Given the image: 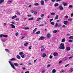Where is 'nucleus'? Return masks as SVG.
<instances>
[{"label":"nucleus","instance_id":"obj_1","mask_svg":"<svg viewBox=\"0 0 73 73\" xmlns=\"http://www.w3.org/2000/svg\"><path fill=\"white\" fill-rule=\"evenodd\" d=\"M64 44L61 43L60 44V46L59 47V49H62V50H64L65 49V47H64Z\"/></svg>","mask_w":73,"mask_h":73},{"label":"nucleus","instance_id":"obj_2","mask_svg":"<svg viewBox=\"0 0 73 73\" xmlns=\"http://www.w3.org/2000/svg\"><path fill=\"white\" fill-rule=\"evenodd\" d=\"M19 55H21V57L23 58H24V56H25V55H24V53L20 52H19Z\"/></svg>","mask_w":73,"mask_h":73},{"label":"nucleus","instance_id":"obj_3","mask_svg":"<svg viewBox=\"0 0 73 73\" xmlns=\"http://www.w3.org/2000/svg\"><path fill=\"white\" fill-rule=\"evenodd\" d=\"M9 63L10 64V65H11V67L13 68V69H15V66H14V65L12 64V63L10 61H9Z\"/></svg>","mask_w":73,"mask_h":73},{"label":"nucleus","instance_id":"obj_4","mask_svg":"<svg viewBox=\"0 0 73 73\" xmlns=\"http://www.w3.org/2000/svg\"><path fill=\"white\" fill-rule=\"evenodd\" d=\"M2 36H3L4 37H8L7 35H3V34H1L0 35V37H2Z\"/></svg>","mask_w":73,"mask_h":73},{"label":"nucleus","instance_id":"obj_5","mask_svg":"<svg viewBox=\"0 0 73 73\" xmlns=\"http://www.w3.org/2000/svg\"><path fill=\"white\" fill-rule=\"evenodd\" d=\"M68 21H64L63 22V23L65 25H67Z\"/></svg>","mask_w":73,"mask_h":73},{"label":"nucleus","instance_id":"obj_6","mask_svg":"<svg viewBox=\"0 0 73 73\" xmlns=\"http://www.w3.org/2000/svg\"><path fill=\"white\" fill-rule=\"evenodd\" d=\"M54 56H58V53L57 52H54L53 54Z\"/></svg>","mask_w":73,"mask_h":73},{"label":"nucleus","instance_id":"obj_7","mask_svg":"<svg viewBox=\"0 0 73 73\" xmlns=\"http://www.w3.org/2000/svg\"><path fill=\"white\" fill-rule=\"evenodd\" d=\"M47 38H50L51 37V35L49 34H47L46 35Z\"/></svg>","mask_w":73,"mask_h":73},{"label":"nucleus","instance_id":"obj_8","mask_svg":"<svg viewBox=\"0 0 73 73\" xmlns=\"http://www.w3.org/2000/svg\"><path fill=\"white\" fill-rule=\"evenodd\" d=\"M44 36H41L39 38V40H44Z\"/></svg>","mask_w":73,"mask_h":73},{"label":"nucleus","instance_id":"obj_9","mask_svg":"<svg viewBox=\"0 0 73 73\" xmlns=\"http://www.w3.org/2000/svg\"><path fill=\"white\" fill-rule=\"evenodd\" d=\"M40 3L42 5H44V1H40Z\"/></svg>","mask_w":73,"mask_h":73},{"label":"nucleus","instance_id":"obj_10","mask_svg":"<svg viewBox=\"0 0 73 73\" xmlns=\"http://www.w3.org/2000/svg\"><path fill=\"white\" fill-rule=\"evenodd\" d=\"M55 19V20H58V15H57L56 16Z\"/></svg>","mask_w":73,"mask_h":73},{"label":"nucleus","instance_id":"obj_11","mask_svg":"<svg viewBox=\"0 0 73 73\" xmlns=\"http://www.w3.org/2000/svg\"><path fill=\"white\" fill-rule=\"evenodd\" d=\"M46 56V54L45 53H43V56H42V57L44 58V57H45Z\"/></svg>","mask_w":73,"mask_h":73},{"label":"nucleus","instance_id":"obj_12","mask_svg":"<svg viewBox=\"0 0 73 73\" xmlns=\"http://www.w3.org/2000/svg\"><path fill=\"white\" fill-rule=\"evenodd\" d=\"M11 26L12 28H15V26L13 24H11Z\"/></svg>","mask_w":73,"mask_h":73},{"label":"nucleus","instance_id":"obj_13","mask_svg":"<svg viewBox=\"0 0 73 73\" xmlns=\"http://www.w3.org/2000/svg\"><path fill=\"white\" fill-rule=\"evenodd\" d=\"M66 49L67 51H69V50H70V48L69 47H68Z\"/></svg>","mask_w":73,"mask_h":73},{"label":"nucleus","instance_id":"obj_14","mask_svg":"<svg viewBox=\"0 0 73 73\" xmlns=\"http://www.w3.org/2000/svg\"><path fill=\"white\" fill-rule=\"evenodd\" d=\"M65 40H66L65 38H64L62 39V42H64L65 41Z\"/></svg>","mask_w":73,"mask_h":73},{"label":"nucleus","instance_id":"obj_15","mask_svg":"<svg viewBox=\"0 0 73 73\" xmlns=\"http://www.w3.org/2000/svg\"><path fill=\"white\" fill-rule=\"evenodd\" d=\"M58 5H59L58 3H56L54 5V7H57L58 6Z\"/></svg>","mask_w":73,"mask_h":73},{"label":"nucleus","instance_id":"obj_16","mask_svg":"<svg viewBox=\"0 0 73 73\" xmlns=\"http://www.w3.org/2000/svg\"><path fill=\"white\" fill-rule=\"evenodd\" d=\"M17 17V16L16 15H15L13 16L12 17V19H14L15 18H16V17Z\"/></svg>","mask_w":73,"mask_h":73},{"label":"nucleus","instance_id":"obj_17","mask_svg":"<svg viewBox=\"0 0 73 73\" xmlns=\"http://www.w3.org/2000/svg\"><path fill=\"white\" fill-rule=\"evenodd\" d=\"M4 1V0H1L0 1V4H2V3H3Z\"/></svg>","mask_w":73,"mask_h":73},{"label":"nucleus","instance_id":"obj_18","mask_svg":"<svg viewBox=\"0 0 73 73\" xmlns=\"http://www.w3.org/2000/svg\"><path fill=\"white\" fill-rule=\"evenodd\" d=\"M41 19V18H38L36 20L37 21H40Z\"/></svg>","mask_w":73,"mask_h":73},{"label":"nucleus","instance_id":"obj_19","mask_svg":"<svg viewBox=\"0 0 73 73\" xmlns=\"http://www.w3.org/2000/svg\"><path fill=\"white\" fill-rule=\"evenodd\" d=\"M56 69H54L53 70L52 72V73H56Z\"/></svg>","mask_w":73,"mask_h":73},{"label":"nucleus","instance_id":"obj_20","mask_svg":"<svg viewBox=\"0 0 73 73\" xmlns=\"http://www.w3.org/2000/svg\"><path fill=\"white\" fill-rule=\"evenodd\" d=\"M17 58L18 59H20L21 58L20 57V56H19V55H17Z\"/></svg>","mask_w":73,"mask_h":73},{"label":"nucleus","instance_id":"obj_21","mask_svg":"<svg viewBox=\"0 0 73 73\" xmlns=\"http://www.w3.org/2000/svg\"><path fill=\"white\" fill-rule=\"evenodd\" d=\"M62 4H63V5H64V6H66V5H68V3H63Z\"/></svg>","mask_w":73,"mask_h":73},{"label":"nucleus","instance_id":"obj_22","mask_svg":"<svg viewBox=\"0 0 73 73\" xmlns=\"http://www.w3.org/2000/svg\"><path fill=\"white\" fill-rule=\"evenodd\" d=\"M40 31H39L36 32V34L37 35V34H40Z\"/></svg>","mask_w":73,"mask_h":73},{"label":"nucleus","instance_id":"obj_23","mask_svg":"<svg viewBox=\"0 0 73 73\" xmlns=\"http://www.w3.org/2000/svg\"><path fill=\"white\" fill-rule=\"evenodd\" d=\"M57 32V30H55L54 31L53 33H56Z\"/></svg>","mask_w":73,"mask_h":73},{"label":"nucleus","instance_id":"obj_24","mask_svg":"<svg viewBox=\"0 0 73 73\" xmlns=\"http://www.w3.org/2000/svg\"><path fill=\"white\" fill-rule=\"evenodd\" d=\"M14 65H15V66H18V64L17 63H14Z\"/></svg>","mask_w":73,"mask_h":73},{"label":"nucleus","instance_id":"obj_25","mask_svg":"<svg viewBox=\"0 0 73 73\" xmlns=\"http://www.w3.org/2000/svg\"><path fill=\"white\" fill-rule=\"evenodd\" d=\"M50 15H55V13H50Z\"/></svg>","mask_w":73,"mask_h":73},{"label":"nucleus","instance_id":"obj_26","mask_svg":"<svg viewBox=\"0 0 73 73\" xmlns=\"http://www.w3.org/2000/svg\"><path fill=\"white\" fill-rule=\"evenodd\" d=\"M62 60H63V61H65V60H67L66 58L65 57Z\"/></svg>","mask_w":73,"mask_h":73},{"label":"nucleus","instance_id":"obj_27","mask_svg":"<svg viewBox=\"0 0 73 73\" xmlns=\"http://www.w3.org/2000/svg\"><path fill=\"white\" fill-rule=\"evenodd\" d=\"M28 44V42H26L25 43V44H24V45L25 46H27Z\"/></svg>","mask_w":73,"mask_h":73},{"label":"nucleus","instance_id":"obj_28","mask_svg":"<svg viewBox=\"0 0 73 73\" xmlns=\"http://www.w3.org/2000/svg\"><path fill=\"white\" fill-rule=\"evenodd\" d=\"M69 38H70L71 39H73V36H71L69 37Z\"/></svg>","mask_w":73,"mask_h":73},{"label":"nucleus","instance_id":"obj_29","mask_svg":"<svg viewBox=\"0 0 73 73\" xmlns=\"http://www.w3.org/2000/svg\"><path fill=\"white\" fill-rule=\"evenodd\" d=\"M58 25V23H57L55 25V27H57V26Z\"/></svg>","mask_w":73,"mask_h":73},{"label":"nucleus","instance_id":"obj_30","mask_svg":"<svg viewBox=\"0 0 73 73\" xmlns=\"http://www.w3.org/2000/svg\"><path fill=\"white\" fill-rule=\"evenodd\" d=\"M45 70H42L41 71V73H45Z\"/></svg>","mask_w":73,"mask_h":73},{"label":"nucleus","instance_id":"obj_31","mask_svg":"<svg viewBox=\"0 0 73 73\" xmlns=\"http://www.w3.org/2000/svg\"><path fill=\"white\" fill-rule=\"evenodd\" d=\"M15 59L14 58H13L10 60L11 61H13V60H15Z\"/></svg>","mask_w":73,"mask_h":73},{"label":"nucleus","instance_id":"obj_32","mask_svg":"<svg viewBox=\"0 0 73 73\" xmlns=\"http://www.w3.org/2000/svg\"><path fill=\"white\" fill-rule=\"evenodd\" d=\"M69 42H73V40H68Z\"/></svg>","mask_w":73,"mask_h":73},{"label":"nucleus","instance_id":"obj_33","mask_svg":"<svg viewBox=\"0 0 73 73\" xmlns=\"http://www.w3.org/2000/svg\"><path fill=\"white\" fill-rule=\"evenodd\" d=\"M31 11V13H34V9H33Z\"/></svg>","mask_w":73,"mask_h":73},{"label":"nucleus","instance_id":"obj_34","mask_svg":"<svg viewBox=\"0 0 73 73\" xmlns=\"http://www.w3.org/2000/svg\"><path fill=\"white\" fill-rule=\"evenodd\" d=\"M5 50H6V52H9V49H5Z\"/></svg>","mask_w":73,"mask_h":73},{"label":"nucleus","instance_id":"obj_35","mask_svg":"<svg viewBox=\"0 0 73 73\" xmlns=\"http://www.w3.org/2000/svg\"><path fill=\"white\" fill-rule=\"evenodd\" d=\"M51 24H52V25H54V23L53 22H51Z\"/></svg>","mask_w":73,"mask_h":73},{"label":"nucleus","instance_id":"obj_36","mask_svg":"<svg viewBox=\"0 0 73 73\" xmlns=\"http://www.w3.org/2000/svg\"><path fill=\"white\" fill-rule=\"evenodd\" d=\"M33 20V18L32 17L31 18L29 19V20Z\"/></svg>","mask_w":73,"mask_h":73},{"label":"nucleus","instance_id":"obj_37","mask_svg":"<svg viewBox=\"0 0 73 73\" xmlns=\"http://www.w3.org/2000/svg\"><path fill=\"white\" fill-rule=\"evenodd\" d=\"M16 13L18 15H21V14H20V13H18V11H17Z\"/></svg>","mask_w":73,"mask_h":73},{"label":"nucleus","instance_id":"obj_38","mask_svg":"<svg viewBox=\"0 0 73 73\" xmlns=\"http://www.w3.org/2000/svg\"><path fill=\"white\" fill-rule=\"evenodd\" d=\"M34 14H35V15H37V12L34 11Z\"/></svg>","mask_w":73,"mask_h":73},{"label":"nucleus","instance_id":"obj_39","mask_svg":"<svg viewBox=\"0 0 73 73\" xmlns=\"http://www.w3.org/2000/svg\"><path fill=\"white\" fill-rule=\"evenodd\" d=\"M44 25L43 24H42L39 25V26L40 27H43L44 26Z\"/></svg>","mask_w":73,"mask_h":73},{"label":"nucleus","instance_id":"obj_40","mask_svg":"<svg viewBox=\"0 0 73 73\" xmlns=\"http://www.w3.org/2000/svg\"><path fill=\"white\" fill-rule=\"evenodd\" d=\"M69 7H70V8H72V7H73V5H71L69 6Z\"/></svg>","mask_w":73,"mask_h":73},{"label":"nucleus","instance_id":"obj_41","mask_svg":"<svg viewBox=\"0 0 73 73\" xmlns=\"http://www.w3.org/2000/svg\"><path fill=\"white\" fill-rule=\"evenodd\" d=\"M50 66V64H48L47 65V68H48V67H49V66Z\"/></svg>","mask_w":73,"mask_h":73},{"label":"nucleus","instance_id":"obj_42","mask_svg":"<svg viewBox=\"0 0 73 73\" xmlns=\"http://www.w3.org/2000/svg\"><path fill=\"white\" fill-rule=\"evenodd\" d=\"M34 5H38L39 4H38V3H35V4H34Z\"/></svg>","mask_w":73,"mask_h":73},{"label":"nucleus","instance_id":"obj_43","mask_svg":"<svg viewBox=\"0 0 73 73\" xmlns=\"http://www.w3.org/2000/svg\"><path fill=\"white\" fill-rule=\"evenodd\" d=\"M15 35L16 36H17L18 35H19V33H16L15 34Z\"/></svg>","mask_w":73,"mask_h":73},{"label":"nucleus","instance_id":"obj_44","mask_svg":"<svg viewBox=\"0 0 73 73\" xmlns=\"http://www.w3.org/2000/svg\"><path fill=\"white\" fill-rule=\"evenodd\" d=\"M1 40H2V41H3V42H5V39H3H3H1Z\"/></svg>","mask_w":73,"mask_h":73},{"label":"nucleus","instance_id":"obj_45","mask_svg":"<svg viewBox=\"0 0 73 73\" xmlns=\"http://www.w3.org/2000/svg\"><path fill=\"white\" fill-rule=\"evenodd\" d=\"M58 27H61V24H59L58 25Z\"/></svg>","mask_w":73,"mask_h":73},{"label":"nucleus","instance_id":"obj_46","mask_svg":"<svg viewBox=\"0 0 73 73\" xmlns=\"http://www.w3.org/2000/svg\"><path fill=\"white\" fill-rule=\"evenodd\" d=\"M53 19L52 18V19H50V22H51V21H53Z\"/></svg>","mask_w":73,"mask_h":73},{"label":"nucleus","instance_id":"obj_47","mask_svg":"<svg viewBox=\"0 0 73 73\" xmlns=\"http://www.w3.org/2000/svg\"><path fill=\"white\" fill-rule=\"evenodd\" d=\"M44 14H42V15H40L41 17H44Z\"/></svg>","mask_w":73,"mask_h":73},{"label":"nucleus","instance_id":"obj_48","mask_svg":"<svg viewBox=\"0 0 73 73\" xmlns=\"http://www.w3.org/2000/svg\"><path fill=\"white\" fill-rule=\"evenodd\" d=\"M69 64H67L65 66V67H67V66H69Z\"/></svg>","mask_w":73,"mask_h":73},{"label":"nucleus","instance_id":"obj_49","mask_svg":"<svg viewBox=\"0 0 73 73\" xmlns=\"http://www.w3.org/2000/svg\"><path fill=\"white\" fill-rule=\"evenodd\" d=\"M11 23L12 24H15V23L14 22H11Z\"/></svg>","mask_w":73,"mask_h":73},{"label":"nucleus","instance_id":"obj_50","mask_svg":"<svg viewBox=\"0 0 73 73\" xmlns=\"http://www.w3.org/2000/svg\"><path fill=\"white\" fill-rule=\"evenodd\" d=\"M51 59V58H52V55H50V57H49Z\"/></svg>","mask_w":73,"mask_h":73},{"label":"nucleus","instance_id":"obj_51","mask_svg":"<svg viewBox=\"0 0 73 73\" xmlns=\"http://www.w3.org/2000/svg\"><path fill=\"white\" fill-rule=\"evenodd\" d=\"M29 29V27H25V29Z\"/></svg>","mask_w":73,"mask_h":73},{"label":"nucleus","instance_id":"obj_52","mask_svg":"<svg viewBox=\"0 0 73 73\" xmlns=\"http://www.w3.org/2000/svg\"><path fill=\"white\" fill-rule=\"evenodd\" d=\"M27 16L28 17H31V16H32V15H28Z\"/></svg>","mask_w":73,"mask_h":73},{"label":"nucleus","instance_id":"obj_53","mask_svg":"<svg viewBox=\"0 0 73 73\" xmlns=\"http://www.w3.org/2000/svg\"><path fill=\"white\" fill-rule=\"evenodd\" d=\"M65 17L66 19H68V15L65 16Z\"/></svg>","mask_w":73,"mask_h":73},{"label":"nucleus","instance_id":"obj_54","mask_svg":"<svg viewBox=\"0 0 73 73\" xmlns=\"http://www.w3.org/2000/svg\"><path fill=\"white\" fill-rule=\"evenodd\" d=\"M60 10H63V7H61L60 8Z\"/></svg>","mask_w":73,"mask_h":73},{"label":"nucleus","instance_id":"obj_55","mask_svg":"<svg viewBox=\"0 0 73 73\" xmlns=\"http://www.w3.org/2000/svg\"><path fill=\"white\" fill-rule=\"evenodd\" d=\"M62 5H60L59 7V8H62Z\"/></svg>","mask_w":73,"mask_h":73},{"label":"nucleus","instance_id":"obj_56","mask_svg":"<svg viewBox=\"0 0 73 73\" xmlns=\"http://www.w3.org/2000/svg\"><path fill=\"white\" fill-rule=\"evenodd\" d=\"M73 13H72L71 14V17H73Z\"/></svg>","mask_w":73,"mask_h":73},{"label":"nucleus","instance_id":"obj_57","mask_svg":"<svg viewBox=\"0 0 73 73\" xmlns=\"http://www.w3.org/2000/svg\"><path fill=\"white\" fill-rule=\"evenodd\" d=\"M31 48H32V46H30L29 49H31Z\"/></svg>","mask_w":73,"mask_h":73},{"label":"nucleus","instance_id":"obj_58","mask_svg":"<svg viewBox=\"0 0 73 73\" xmlns=\"http://www.w3.org/2000/svg\"><path fill=\"white\" fill-rule=\"evenodd\" d=\"M64 72V70H62L61 72Z\"/></svg>","mask_w":73,"mask_h":73},{"label":"nucleus","instance_id":"obj_59","mask_svg":"<svg viewBox=\"0 0 73 73\" xmlns=\"http://www.w3.org/2000/svg\"><path fill=\"white\" fill-rule=\"evenodd\" d=\"M70 70L71 72H72L73 70V69L71 68V69H70Z\"/></svg>","mask_w":73,"mask_h":73},{"label":"nucleus","instance_id":"obj_60","mask_svg":"<svg viewBox=\"0 0 73 73\" xmlns=\"http://www.w3.org/2000/svg\"><path fill=\"white\" fill-rule=\"evenodd\" d=\"M8 3L9 4V3H11V1H8Z\"/></svg>","mask_w":73,"mask_h":73},{"label":"nucleus","instance_id":"obj_61","mask_svg":"<svg viewBox=\"0 0 73 73\" xmlns=\"http://www.w3.org/2000/svg\"><path fill=\"white\" fill-rule=\"evenodd\" d=\"M68 21H70L72 20V19H71L70 18L68 19Z\"/></svg>","mask_w":73,"mask_h":73},{"label":"nucleus","instance_id":"obj_62","mask_svg":"<svg viewBox=\"0 0 73 73\" xmlns=\"http://www.w3.org/2000/svg\"><path fill=\"white\" fill-rule=\"evenodd\" d=\"M62 61H61V60H60L59 62V64H61V63H62Z\"/></svg>","mask_w":73,"mask_h":73},{"label":"nucleus","instance_id":"obj_63","mask_svg":"<svg viewBox=\"0 0 73 73\" xmlns=\"http://www.w3.org/2000/svg\"><path fill=\"white\" fill-rule=\"evenodd\" d=\"M28 8H31V5H29L28 6Z\"/></svg>","mask_w":73,"mask_h":73},{"label":"nucleus","instance_id":"obj_64","mask_svg":"<svg viewBox=\"0 0 73 73\" xmlns=\"http://www.w3.org/2000/svg\"><path fill=\"white\" fill-rule=\"evenodd\" d=\"M29 73V71L26 72H25V73Z\"/></svg>","mask_w":73,"mask_h":73}]
</instances>
